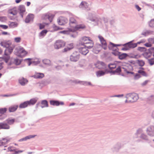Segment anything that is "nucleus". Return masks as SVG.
<instances>
[{
	"label": "nucleus",
	"mask_w": 154,
	"mask_h": 154,
	"mask_svg": "<svg viewBox=\"0 0 154 154\" xmlns=\"http://www.w3.org/2000/svg\"><path fill=\"white\" fill-rule=\"evenodd\" d=\"M121 68L125 73L127 74H134V73L132 72V71L133 69V67L131 65L129 64H126L125 65L123 66Z\"/></svg>",
	"instance_id": "obj_8"
},
{
	"label": "nucleus",
	"mask_w": 154,
	"mask_h": 154,
	"mask_svg": "<svg viewBox=\"0 0 154 154\" xmlns=\"http://www.w3.org/2000/svg\"><path fill=\"white\" fill-rule=\"evenodd\" d=\"M100 51V50L99 49H97V48L94 47L93 48L92 51L95 54H98Z\"/></svg>",
	"instance_id": "obj_49"
},
{
	"label": "nucleus",
	"mask_w": 154,
	"mask_h": 154,
	"mask_svg": "<svg viewBox=\"0 0 154 154\" xmlns=\"http://www.w3.org/2000/svg\"><path fill=\"white\" fill-rule=\"evenodd\" d=\"M70 50V49L68 48H67L66 46L62 51V52H66Z\"/></svg>",
	"instance_id": "obj_60"
},
{
	"label": "nucleus",
	"mask_w": 154,
	"mask_h": 154,
	"mask_svg": "<svg viewBox=\"0 0 154 154\" xmlns=\"http://www.w3.org/2000/svg\"><path fill=\"white\" fill-rule=\"evenodd\" d=\"M146 40L145 39H142L140 40V41L137 42V43H136V44L137 45L138 44L144 43L146 42Z\"/></svg>",
	"instance_id": "obj_58"
},
{
	"label": "nucleus",
	"mask_w": 154,
	"mask_h": 154,
	"mask_svg": "<svg viewBox=\"0 0 154 154\" xmlns=\"http://www.w3.org/2000/svg\"><path fill=\"white\" fill-rule=\"evenodd\" d=\"M19 9L20 11V14L22 18L23 17V13L25 11V8L24 5H21L19 6Z\"/></svg>",
	"instance_id": "obj_26"
},
{
	"label": "nucleus",
	"mask_w": 154,
	"mask_h": 154,
	"mask_svg": "<svg viewBox=\"0 0 154 154\" xmlns=\"http://www.w3.org/2000/svg\"><path fill=\"white\" fill-rule=\"evenodd\" d=\"M96 67L99 69H104L106 68V65L103 62L98 61L96 65Z\"/></svg>",
	"instance_id": "obj_19"
},
{
	"label": "nucleus",
	"mask_w": 154,
	"mask_h": 154,
	"mask_svg": "<svg viewBox=\"0 0 154 154\" xmlns=\"http://www.w3.org/2000/svg\"><path fill=\"white\" fill-rule=\"evenodd\" d=\"M147 102L150 104H154V95H151L147 98Z\"/></svg>",
	"instance_id": "obj_29"
},
{
	"label": "nucleus",
	"mask_w": 154,
	"mask_h": 154,
	"mask_svg": "<svg viewBox=\"0 0 154 154\" xmlns=\"http://www.w3.org/2000/svg\"><path fill=\"white\" fill-rule=\"evenodd\" d=\"M149 25L150 27H154V19H152L150 21Z\"/></svg>",
	"instance_id": "obj_51"
},
{
	"label": "nucleus",
	"mask_w": 154,
	"mask_h": 154,
	"mask_svg": "<svg viewBox=\"0 0 154 154\" xmlns=\"http://www.w3.org/2000/svg\"><path fill=\"white\" fill-rule=\"evenodd\" d=\"M79 7L82 9L87 8L88 7V4L85 2H82L79 5Z\"/></svg>",
	"instance_id": "obj_33"
},
{
	"label": "nucleus",
	"mask_w": 154,
	"mask_h": 154,
	"mask_svg": "<svg viewBox=\"0 0 154 154\" xmlns=\"http://www.w3.org/2000/svg\"><path fill=\"white\" fill-rule=\"evenodd\" d=\"M148 61L150 65H152L154 64V58L149 59Z\"/></svg>",
	"instance_id": "obj_50"
},
{
	"label": "nucleus",
	"mask_w": 154,
	"mask_h": 154,
	"mask_svg": "<svg viewBox=\"0 0 154 154\" xmlns=\"http://www.w3.org/2000/svg\"><path fill=\"white\" fill-rule=\"evenodd\" d=\"M66 45V43L63 41L59 40H57L54 45V47L55 49H58L64 47Z\"/></svg>",
	"instance_id": "obj_9"
},
{
	"label": "nucleus",
	"mask_w": 154,
	"mask_h": 154,
	"mask_svg": "<svg viewBox=\"0 0 154 154\" xmlns=\"http://www.w3.org/2000/svg\"><path fill=\"white\" fill-rule=\"evenodd\" d=\"M57 22L59 25H63L68 23V20L65 17L60 16L57 19Z\"/></svg>",
	"instance_id": "obj_12"
},
{
	"label": "nucleus",
	"mask_w": 154,
	"mask_h": 154,
	"mask_svg": "<svg viewBox=\"0 0 154 154\" xmlns=\"http://www.w3.org/2000/svg\"><path fill=\"white\" fill-rule=\"evenodd\" d=\"M127 56V54L125 53H123L119 55V58L120 60H123Z\"/></svg>",
	"instance_id": "obj_43"
},
{
	"label": "nucleus",
	"mask_w": 154,
	"mask_h": 154,
	"mask_svg": "<svg viewBox=\"0 0 154 154\" xmlns=\"http://www.w3.org/2000/svg\"><path fill=\"white\" fill-rule=\"evenodd\" d=\"M137 50L140 51H145L146 50V48L143 47H139L138 48Z\"/></svg>",
	"instance_id": "obj_56"
},
{
	"label": "nucleus",
	"mask_w": 154,
	"mask_h": 154,
	"mask_svg": "<svg viewBox=\"0 0 154 154\" xmlns=\"http://www.w3.org/2000/svg\"><path fill=\"white\" fill-rule=\"evenodd\" d=\"M7 20V18L6 17H0V21L2 22H5Z\"/></svg>",
	"instance_id": "obj_48"
},
{
	"label": "nucleus",
	"mask_w": 154,
	"mask_h": 154,
	"mask_svg": "<svg viewBox=\"0 0 154 154\" xmlns=\"http://www.w3.org/2000/svg\"><path fill=\"white\" fill-rule=\"evenodd\" d=\"M98 37L101 43L102 47L104 50H106L107 48V44L106 41L103 37L100 35H99Z\"/></svg>",
	"instance_id": "obj_15"
},
{
	"label": "nucleus",
	"mask_w": 154,
	"mask_h": 154,
	"mask_svg": "<svg viewBox=\"0 0 154 154\" xmlns=\"http://www.w3.org/2000/svg\"><path fill=\"white\" fill-rule=\"evenodd\" d=\"M137 63L141 66H143L145 64V62L141 60H138L137 61Z\"/></svg>",
	"instance_id": "obj_41"
},
{
	"label": "nucleus",
	"mask_w": 154,
	"mask_h": 154,
	"mask_svg": "<svg viewBox=\"0 0 154 154\" xmlns=\"http://www.w3.org/2000/svg\"><path fill=\"white\" fill-rule=\"evenodd\" d=\"M148 41L150 43L151 45L154 44V38H149L148 39Z\"/></svg>",
	"instance_id": "obj_53"
},
{
	"label": "nucleus",
	"mask_w": 154,
	"mask_h": 154,
	"mask_svg": "<svg viewBox=\"0 0 154 154\" xmlns=\"http://www.w3.org/2000/svg\"><path fill=\"white\" fill-rule=\"evenodd\" d=\"M21 38L20 37H16L14 38V41L17 43H19L20 42Z\"/></svg>",
	"instance_id": "obj_57"
},
{
	"label": "nucleus",
	"mask_w": 154,
	"mask_h": 154,
	"mask_svg": "<svg viewBox=\"0 0 154 154\" xmlns=\"http://www.w3.org/2000/svg\"><path fill=\"white\" fill-rule=\"evenodd\" d=\"M7 109L6 108H2L0 109V113L3 114L5 113L7 111Z\"/></svg>",
	"instance_id": "obj_46"
},
{
	"label": "nucleus",
	"mask_w": 154,
	"mask_h": 154,
	"mask_svg": "<svg viewBox=\"0 0 154 154\" xmlns=\"http://www.w3.org/2000/svg\"><path fill=\"white\" fill-rule=\"evenodd\" d=\"M122 44H115L111 42H110L108 45V48L110 50L116 51L117 50V46H120L122 45Z\"/></svg>",
	"instance_id": "obj_16"
},
{
	"label": "nucleus",
	"mask_w": 154,
	"mask_h": 154,
	"mask_svg": "<svg viewBox=\"0 0 154 154\" xmlns=\"http://www.w3.org/2000/svg\"><path fill=\"white\" fill-rule=\"evenodd\" d=\"M50 103L51 105L56 106H58L60 105H63L64 104V103L63 102H60L58 100H51Z\"/></svg>",
	"instance_id": "obj_18"
},
{
	"label": "nucleus",
	"mask_w": 154,
	"mask_h": 154,
	"mask_svg": "<svg viewBox=\"0 0 154 154\" xmlns=\"http://www.w3.org/2000/svg\"><path fill=\"white\" fill-rule=\"evenodd\" d=\"M122 46H124V47H123L122 48V51H126L129 50V48H128L127 45H124V44L122 45Z\"/></svg>",
	"instance_id": "obj_61"
},
{
	"label": "nucleus",
	"mask_w": 154,
	"mask_h": 154,
	"mask_svg": "<svg viewBox=\"0 0 154 154\" xmlns=\"http://www.w3.org/2000/svg\"><path fill=\"white\" fill-rule=\"evenodd\" d=\"M14 52L16 55L21 57H24L27 54L24 48L20 46L17 47L15 49Z\"/></svg>",
	"instance_id": "obj_2"
},
{
	"label": "nucleus",
	"mask_w": 154,
	"mask_h": 154,
	"mask_svg": "<svg viewBox=\"0 0 154 154\" xmlns=\"http://www.w3.org/2000/svg\"><path fill=\"white\" fill-rule=\"evenodd\" d=\"M115 71L116 73H120L122 71L121 68L120 66H119Z\"/></svg>",
	"instance_id": "obj_54"
},
{
	"label": "nucleus",
	"mask_w": 154,
	"mask_h": 154,
	"mask_svg": "<svg viewBox=\"0 0 154 154\" xmlns=\"http://www.w3.org/2000/svg\"><path fill=\"white\" fill-rule=\"evenodd\" d=\"M83 47H79L78 50L79 52L82 54L86 55L88 52V49L91 48L94 46V44L92 43H90V46L83 45Z\"/></svg>",
	"instance_id": "obj_5"
},
{
	"label": "nucleus",
	"mask_w": 154,
	"mask_h": 154,
	"mask_svg": "<svg viewBox=\"0 0 154 154\" xmlns=\"http://www.w3.org/2000/svg\"><path fill=\"white\" fill-rule=\"evenodd\" d=\"M87 18L91 21L94 22L95 23V25H98L101 23V19L98 17H93V15L91 13H88Z\"/></svg>",
	"instance_id": "obj_7"
},
{
	"label": "nucleus",
	"mask_w": 154,
	"mask_h": 154,
	"mask_svg": "<svg viewBox=\"0 0 154 154\" xmlns=\"http://www.w3.org/2000/svg\"><path fill=\"white\" fill-rule=\"evenodd\" d=\"M34 15L32 14H29L27 15L25 20L26 23H29L31 21H32L34 18Z\"/></svg>",
	"instance_id": "obj_24"
},
{
	"label": "nucleus",
	"mask_w": 154,
	"mask_h": 154,
	"mask_svg": "<svg viewBox=\"0 0 154 154\" xmlns=\"http://www.w3.org/2000/svg\"><path fill=\"white\" fill-rule=\"evenodd\" d=\"M36 98H32L29 101H27L28 106L33 105L35 104L37 101Z\"/></svg>",
	"instance_id": "obj_30"
},
{
	"label": "nucleus",
	"mask_w": 154,
	"mask_h": 154,
	"mask_svg": "<svg viewBox=\"0 0 154 154\" xmlns=\"http://www.w3.org/2000/svg\"><path fill=\"white\" fill-rule=\"evenodd\" d=\"M77 19L78 18L75 16H72L70 17L69 19V24L71 27H74V26L77 24Z\"/></svg>",
	"instance_id": "obj_13"
},
{
	"label": "nucleus",
	"mask_w": 154,
	"mask_h": 154,
	"mask_svg": "<svg viewBox=\"0 0 154 154\" xmlns=\"http://www.w3.org/2000/svg\"><path fill=\"white\" fill-rule=\"evenodd\" d=\"M54 15L50 13L44 14L42 16V19L45 20H48L50 22H51L54 17Z\"/></svg>",
	"instance_id": "obj_11"
},
{
	"label": "nucleus",
	"mask_w": 154,
	"mask_h": 154,
	"mask_svg": "<svg viewBox=\"0 0 154 154\" xmlns=\"http://www.w3.org/2000/svg\"><path fill=\"white\" fill-rule=\"evenodd\" d=\"M13 60H14L13 63L16 65H19L21 62V60L17 58L11 59V61H12Z\"/></svg>",
	"instance_id": "obj_38"
},
{
	"label": "nucleus",
	"mask_w": 154,
	"mask_h": 154,
	"mask_svg": "<svg viewBox=\"0 0 154 154\" xmlns=\"http://www.w3.org/2000/svg\"><path fill=\"white\" fill-rule=\"evenodd\" d=\"M8 151L12 152L15 151V149L13 147H8Z\"/></svg>",
	"instance_id": "obj_63"
},
{
	"label": "nucleus",
	"mask_w": 154,
	"mask_h": 154,
	"mask_svg": "<svg viewBox=\"0 0 154 154\" xmlns=\"http://www.w3.org/2000/svg\"><path fill=\"white\" fill-rule=\"evenodd\" d=\"M80 54L77 52H73L70 57V60L72 62H76L79 59Z\"/></svg>",
	"instance_id": "obj_10"
},
{
	"label": "nucleus",
	"mask_w": 154,
	"mask_h": 154,
	"mask_svg": "<svg viewBox=\"0 0 154 154\" xmlns=\"http://www.w3.org/2000/svg\"><path fill=\"white\" fill-rule=\"evenodd\" d=\"M149 33V31H146V32H143L142 33L141 35H144V36H146Z\"/></svg>",
	"instance_id": "obj_59"
},
{
	"label": "nucleus",
	"mask_w": 154,
	"mask_h": 154,
	"mask_svg": "<svg viewBox=\"0 0 154 154\" xmlns=\"http://www.w3.org/2000/svg\"><path fill=\"white\" fill-rule=\"evenodd\" d=\"M89 38L88 37L84 36L82 37L80 40L79 44L80 45H85L86 41H89Z\"/></svg>",
	"instance_id": "obj_20"
},
{
	"label": "nucleus",
	"mask_w": 154,
	"mask_h": 154,
	"mask_svg": "<svg viewBox=\"0 0 154 154\" xmlns=\"http://www.w3.org/2000/svg\"><path fill=\"white\" fill-rule=\"evenodd\" d=\"M10 141V139L8 138H3L0 140V146H4L5 147L6 146H5Z\"/></svg>",
	"instance_id": "obj_17"
},
{
	"label": "nucleus",
	"mask_w": 154,
	"mask_h": 154,
	"mask_svg": "<svg viewBox=\"0 0 154 154\" xmlns=\"http://www.w3.org/2000/svg\"><path fill=\"white\" fill-rule=\"evenodd\" d=\"M116 67V65L115 63H110L108 65V67L110 69H115Z\"/></svg>",
	"instance_id": "obj_44"
},
{
	"label": "nucleus",
	"mask_w": 154,
	"mask_h": 154,
	"mask_svg": "<svg viewBox=\"0 0 154 154\" xmlns=\"http://www.w3.org/2000/svg\"><path fill=\"white\" fill-rule=\"evenodd\" d=\"M19 83L22 86H24L28 83V80L23 77L19 78L18 80Z\"/></svg>",
	"instance_id": "obj_21"
},
{
	"label": "nucleus",
	"mask_w": 154,
	"mask_h": 154,
	"mask_svg": "<svg viewBox=\"0 0 154 154\" xmlns=\"http://www.w3.org/2000/svg\"><path fill=\"white\" fill-rule=\"evenodd\" d=\"M146 131L147 134L151 137L154 136V126L150 125L146 129Z\"/></svg>",
	"instance_id": "obj_14"
},
{
	"label": "nucleus",
	"mask_w": 154,
	"mask_h": 154,
	"mask_svg": "<svg viewBox=\"0 0 154 154\" xmlns=\"http://www.w3.org/2000/svg\"><path fill=\"white\" fill-rule=\"evenodd\" d=\"M44 76L43 73H37L35 74V76L36 78L40 79L43 78Z\"/></svg>",
	"instance_id": "obj_40"
},
{
	"label": "nucleus",
	"mask_w": 154,
	"mask_h": 154,
	"mask_svg": "<svg viewBox=\"0 0 154 154\" xmlns=\"http://www.w3.org/2000/svg\"><path fill=\"white\" fill-rule=\"evenodd\" d=\"M28 106L27 101H25L21 103L19 105V107L20 108H23L27 107Z\"/></svg>",
	"instance_id": "obj_37"
},
{
	"label": "nucleus",
	"mask_w": 154,
	"mask_h": 154,
	"mask_svg": "<svg viewBox=\"0 0 154 154\" xmlns=\"http://www.w3.org/2000/svg\"><path fill=\"white\" fill-rule=\"evenodd\" d=\"M17 95V94H4L2 95V96L4 97H11L14 96H16Z\"/></svg>",
	"instance_id": "obj_47"
},
{
	"label": "nucleus",
	"mask_w": 154,
	"mask_h": 154,
	"mask_svg": "<svg viewBox=\"0 0 154 154\" xmlns=\"http://www.w3.org/2000/svg\"><path fill=\"white\" fill-rule=\"evenodd\" d=\"M134 137L137 138L139 137L141 139L145 141L149 140L148 136L143 132V131L142 128H140L138 129L134 134Z\"/></svg>",
	"instance_id": "obj_1"
},
{
	"label": "nucleus",
	"mask_w": 154,
	"mask_h": 154,
	"mask_svg": "<svg viewBox=\"0 0 154 154\" xmlns=\"http://www.w3.org/2000/svg\"><path fill=\"white\" fill-rule=\"evenodd\" d=\"M43 63L46 65L50 66L51 65V62L48 59H44L42 61Z\"/></svg>",
	"instance_id": "obj_39"
},
{
	"label": "nucleus",
	"mask_w": 154,
	"mask_h": 154,
	"mask_svg": "<svg viewBox=\"0 0 154 154\" xmlns=\"http://www.w3.org/2000/svg\"><path fill=\"white\" fill-rule=\"evenodd\" d=\"M151 51L150 48L146 51L143 54V56L146 58L150 57L152 54V52Z\"/></svg>",
	"instance_id": "obj_25"
},
{
	"label": "nucleus",
	"mask_w": 154,
	"mask_h": 154,
	"mask_svg": "<svg viewBox=\"0 0 154 154\" xmlns=\"http://www.w3.org/2000/svg\"><path fill=\"white\" fill-rule=\"evenodd\" d=\"M0 27H1L2 29H5L8 28V26L4 25H0Z\"/></svg>",
	"instance_id": "obj_64"
},
{
	"label": "nucleus",
	"mask_w": 154,
	"mask_h": 154,
	"mask_svg": "<svg viewBox=\"0 0 154 154\" xmlns=\"http://www.w3.org/2000/svg\"><path fill=\"white\" fill-rule=\"evenodd\" d=\"M53 28L54 29V30H56V31H57V30H60V29H60L59 27H58V26H56L55 24H54L53 25Z\"/></svg>",
	"instance_id": "obj_62"
},
{
	"label": "nucleus",
	"mask_w": 154,
	"mask_h": 154,
	"mask_svg": "<svg viewBox=\"0 0 154 154\" xmlns=\"http://www.w3.org/2000/svg\"><path fill=\"white\" fill-rule=\"evenodd\" d=\"M15 121V119H11L9 118L5 120V123H6L9 125H13Z\"/></svg>",
	"instance_id": "obj_31"
},
{
	"label": "nucleus",
	"mask_w": 154,
	"mask_h": 154,
	"mask_svg": "<svg viewBox=\"0 0 154 154\" xmlns=\"http://www.w3.org/2000/svg\"><path fill=\"white\" fill-rule=\"evenodd\" d=\"M47 32L48 31L46 30H43L39 33V36L41 37L45 36L46 35Z\"/></svg>",
	"instance_id": "obj_45"
},
{
	"label": "nucleus",
	"mask_w": 154,
	"mask_h": 154,
	"mask_svg": "<svg viewBox=\"0 0 154 154\" xmlns=\"http://www.w3.org/2000/svg\"><path fill=\"white\" fill-rule=\"evenodd\" d=\"M18 107V105L11 106L9 108V111L10 112H13L17 110Z\"/></svg>",
	"instance_id": "obj_32"
},
{
	"label": "nucleus",
	"mask_w": 154,
	"mask_h": 154,
	"mask_svg": "<svg viewBox=\"0 0 154 154\" xmlns=\"http://www.w3.org/2000/svg\"><path fill=\"white\" fill-rule=\"evenodd\" d=\"M85 27V26L84 25H76L73 27V28L72 29L69 28L66 30L61 31L60 32L64 34H69L70 32H73L75 31L79 30L81 29H84Z\"/></svg>",
	"instance_id": "obj_3"
},
{
	"label": "nucleus",
	"mask_w": 154,
	"mask_h": 154,
	"mask_svg": "<svg viewBox=\"0 0 154 154\" xmlns=\"http://www.w3.org/2000/svg\"><path fill=\"white\" fill-rule=\"evenodd\" d=\"M0 45L5 48H7L9 46V44L6 41H2L0 43Z\"/></svg>",
	"instance_id": "obj_34"
},
{
	"label": "nucleus",
	"mask_w": 154,
	"mask_h": 154,
	"mask_svg": "<svg viewBox=\"0 0 154 154\" xmlns=\"http://www.w3.org/2000/svg\"><path fill=\"white\" fill-rule=\"evenodd\" d=\"M106 74V72L102 70H100L96 72V75L97 77H100Z\"/></svg>",
	"instance_id": "obj_36"
},
{
	"label": "nucleus",
	"mask_w": 154,
	"mask_h": 154,
	"mask_svg": "<svg viewBox=\"0 0 154 154\" xmlns=\"http://www.w3.org/2000/svg\"><path fill=\"white\" fill-rule=\"evenodd\" d=\"M67 48L70 49V50L73 48V44L72 43L68 44L66 46Z\"/></svg>",
	"instance_id": "obj_55"
},
{
	"label": "nucleus",
	"mask_w": 154,
	"mask_h": 154,
	"mask_svg": "<svg viewBox=\"0 0 154 154\" xmlns=\"http://www.w3.org/2000/svg\"><path fill=\"white\" fill-rule=\"evenodd\" d=\"M141 77L140 75L138 73H136L134 76V79L137 80L140 78Z\"/></svg>",
	"instance_id": "obj_52"
},
{
	"label": "nucleus",
	"mask_w": 154,
	"mask_h": 154,
	"mask_svg": "<svg viewBox=\"0 0 154 154\" xmlns=\"http://www.w3.org/2000/svg\"><path fill=\"white\" fill-rule=\"evenodd\" d=\"M36 135H29L23 138L22 139H20L19 141L20 142L26 141L32 138H34Z\"/></svg>",
	"instance_id": "obj_28"
},
{
	"label": "nucleus",
	"mask_w": 154,
	"mask_h": 154,
	"mask_svg": "<svg viewBox=\"0 0 154 154\" xmlns=\"http://www.w3.org/2000/svg\"><path fill=\"white\" fill-rule=\"evenodd\" d=\"M125 98L128 99L129 102L133 103L136 102L138 100L139 97L137 94L132 93L126 94Z\"/></svg>",
	"instance_id": "obj_6"
},
{
	"label": "nucleus",
	"mask_w": 154,
	"mask_h": 154,
	"mask_svg": "<svg viewBox=\"0 0 154 154\" xmlns=\"http://www.w3.org/2000/svg\"><path fill=\"white\" fill-rule=\"evenodd\" d=\"M137 72L141 75L145 77L147 76V74L144 71V69L143 68L140 67Z\"/></svg>",
	"instance_id": "obj_27"
},
{
	"label": "nucleus",
	"mask_w": 154,
	"mask_h": 154,
	"mask_svg": "<svg viewBox=\"0 0 154 154\" xmlns=\"http://www.w3.org/2000/svg\"><path fill=\"white\" fill-rule=\"evenodd\" d=\"M9 27L11 28H13L16 27L17 26V24L15 22H11L9 24Z\"/></svg>",
	"instance_id": "obj_42"
},
{
	"label": "nucleus",
	"mask_w": 154,
	"mask_h": 154,
	"mask_svg": "<svg viewBox=\"0 0 154 154\" xmlns=\"http://www.w3.org/2000/svg\"><path fill=\"white\" fill-rule=\"evenodd\" d=\"M10 126L6 123L4 122H0V130L2 129H8Z\"/></svg>",
	"instance_id": "obj_23"
},
{
	"label": "nucleus",
	"mask_w": 154,
	"mask_h": 154,
	"mask_svg": "<svg viewBox=\"0 0 154 154\" xmlns=\"http://www.w3.org/2000/svg\"><path fill=\"white\" fill-rule=\"evenodd\" d=\"M41 107L43 108L45 107H48V102L47 100H44L42 101L41 102Z\"/></svg>",
	"instance_id": "obj_35"
},
{
	"label": "nucleus",
	"mask_w": 154,
	"mask_h": 154,
	"mask_svg": "<svg viewBox=\"0 0 154 154\" xmlns=\"http://www.w3.org/2000/svg\"><path fill=\"white\" fill-rule=\"evenodd\" d=\"M13 48L12 47H7L5 51L4 55L2 59L7 63L10 59V54L12 52Z\"/></svg>",
	"instance_id": "obj_4"
},
{
	"label": "nucleus",
	"mask_w": 154,
	"mask_h": 154,
	"mask_svg": "<svg viewBox=\"0 0 154 154\" xmlns=\"http://www.w3.org/2000/svg\"><path fill=\"white\" fill-rule=\"evenodd\" d=\"M133 41H130L126 44H124V45H127L129 49L130 48H133L137 46V45L136 43H133L132 42Z\"/></svg>",
	"instance_id": "obj_22"
}]
</instances>
